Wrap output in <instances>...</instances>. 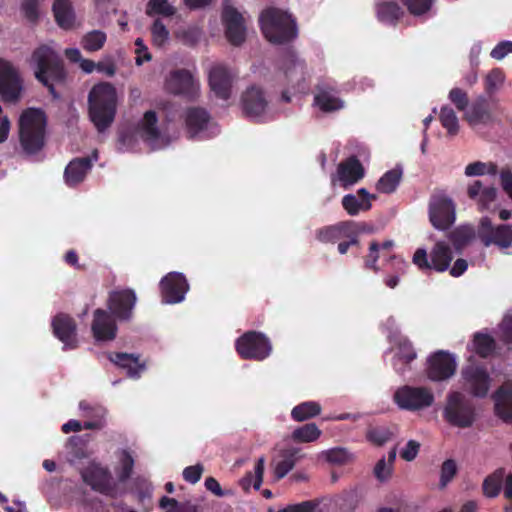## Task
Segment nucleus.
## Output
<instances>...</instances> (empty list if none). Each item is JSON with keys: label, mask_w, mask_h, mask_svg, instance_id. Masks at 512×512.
<instances>
[{"label": "nucleus", "mask_w": 512, "mask_h": 512, "mask_svg": "<svg viewBox=\"0 0 512 512\" xmlns=\"http://www.w3.org/2000/svg\"><path fill=\"white\" fill-rule=\"evenodd\" d=\"M505 81V74L502 69H492L485 78V91L490 96L497 92Z\"/></svg>", "instance_id": "obj_48"}, {"label": "nucleus", "mask_w": 512, "mask_h": 512, "mask_svg": "<svg viewBox=\"0 0 512 512\" xmlns=\"http://www.w3.org/2000/svg\"><path fill=\"white\" fill-rule=\"evenodd\" d=\"M462 376L474 396L483 398L487 395L490 376L484 367L468 366L462 371Z\"/></svg>", "instance_id": "obj_21"}, {"label": "nucleus", "mask_w": 512, "mask_h": 512, "mask_svg": "<svg viewBox=\"0 0 512 512\" xmlns=\"http://www.w3.org/2000/svg\"><path fill=\"white\" fill-rule=\"evenodd\" d=\"M241 104L243 113L251 119L261 117L267 109L268 101L261 87L252 85L242 94Z\"/></svg>", "instance_id": "obj_17"}, {"label": "nucleus", "mask_w": 512, "mask_h": 512, "mask_svg": "<svg viewBox=\"0 0 512 512\" xmlns=\"http://www.w3.org/2000/svg\"><path fill=\"white\" fill-rule=\"evenodd\" d=\"M47 116L40 108H27L19 118V141L29 155L38 153L45 145Z\"/></svg>", "instance_id": "obj_2"}, {"label": "nucleus", "mask_w": 512, "mask_h": 512, "mask_svg": "<svg viewBox=\"0 0 512 512\" xmlns=\"http://www.w3.org/2000/svg\"><path fill=\"white\" fill-rule=\"evenodd\" d=\"M393 468L388 465L385 458H381L374 467V475L380 482L387 481L392 475Z\"/></svg>", "instance_id": "obj_58"}, {"label": "nucleus", "mask_w": 512, "mask_h": 512, "mask_svg": "<svg viewBox=\"0 0 512 512\" xmlns=\"http://www.w3.org/2000/svg\"><path fill=\"white\" fill-rule=\"evenodd\" d=\"M153 44L162 47L169 38V31L160 19H156L151 27Z\"/></svg>", "instance_id": "obj_52"}, {"label": "nucleus", "mask_w": 512, "mask_h": 512, "mask_svg": "<svg viewBox=\"0 0 512 512\" xmlns=\"http://www.w3.org/2000/svg\"><path fill=\"white\" fill-rule=\"evenodd\" d=\"M106 40L107 35L105 32L92 30L82 37L81 46L87 52H96L104 47Z\"/></svg>", "instance_id": "obj_41"}, {"label": "nucleus", "mask_w": 512, "mask_h": 512, "mask_svg": "<svg viewBox=\"0 0 512 512\" xmlns=\"http://www.w3.org/2000/svg\"><path fill=\"white\" fill-rule=\"evenodd\" d=\"M51 326L53 334L64 344L65 349L77 348V324L70 315L65 313L55 315Z\"/></svg>", "instance_id": "obj_16"}, {"label": "nucleus", "mask_w": 512, "mask_h": 512, "mask_svg": "<svg viewBox=\"0 0 512 512\" xmlns=\"http://www.w3.org/2000/svg\"><path fill=\"white\" fill-rule=\"evenodd\" d=\"M434 400L432 390L424 386L404 385L399 387L393 395L394 403L401 410L411 412L429 408Z\"/></svg>", "instance_id": "obj_6"}, {"label": "nucleus", "mask_w": 512, "mask_h": 512, "mask_svg": "<svg viewBox=\"0 0 512 512\" xmlns=\"http://www.w3.org/2000/svg\"><path fill=\"white\" fill-rule=\"evenodd\" d=\"M380 257V244L377 241H372L369 245V252L364 257V264L367 269H371L375 272L378 271L376 263Z\"/></svg>", "instance_id": "obj_56"}, {"label": "nucleus", "mask_w": 512, "mask_h": 512, "mask_svg": "<svg viewBox=\"0 0 512 512\" xmlns=\"http://www.w3.org/2000/svg\"><path fill=\"white\" fill-rule=\"evenodd\" d=\"M133 489L138 496L139 502H141L142 504H144L146 500H150L152 497V483L143 476H137L136 478H134Z\"/></svg>", "instance_id": "obj_50"}, {"label": "nucleus", "mask_w": 512, "mask_h": 512, "mask_svg": "<svg viewBox=\"0 0 512 512\" xmlns=\"http://www.w3.org/2000/svg\"><path fill=\"white\" fill-rule=\"evenodd\" d=\"M453 259V253L450 246L443 242H437L428 256L427 251L418 248L413 255V263L420 270H435L437 272L446 271Z\"/></svg>", "instance_id": "obj_7"}, {"label": "nucleus", "mask_w": 512, "mask_h": 512, "mask_svg": "<svg viewBox=\"0 0 512 512\" xmlns=\"http://www.w3.org/2000/svg\"><path fill=\"white\" fill-rule=\"evenodd\" d=\"M325 458L329 463L344 465L351 461L352 455L348 452L347 449L337 447L328 450L325 453Z\"/></svg>", "instance_id": "obj_53"}, {"label": "nucleus", "mask_w": 512, "mask_h": 512, "mask_svg": "<svg viewBox=\"0 0 512 512\" xmlns=\"http://www.w3.org/2000/svg\"><path fill=\"white\" fill-rule=\"evenodd\" d=\"M225 35L230 44L240 46L246 39L243 15L233 6L225 4L222 11Z\"/></svg>", "instance_id": "obj_15"}, {"label": "nucleus", "mask_w": 512, "mask_h": 512, "mask_svg": "<svg viewBox=\"0 0 512 512\" xmlns=\"http://www.w3.org/2000/svg\"><path fill=\"white\" fill-rule=\"evenodd\" d=\"M322 432L315 423H307L301 427L296 428L292 432V439L298 443H309L316 441Z\"/></svg>", "instance_id": "obj_42"}, {"label": "nucleus", "mask_w": 512, "mask_h": 512, "mask_svg": "<svg viewBox=\"0 0 512 512\" xmlns=\"http://www.w3.org/2000/svg\"><path fill=\"white\" fill-rule=\"evenodd\" d=\"M442 416L453 427L469 428L476 420L475 406L464 394L453 391L446 396Z\"/></svg>", "instance_id": "obj_5"}, {"label": "nucleus", "mask_w": 512, "mask_h": 512, "mask_svg": "<svg viewBox=\"0 0 512 512\" xmlns=\"http://www.w3.org/2000/svg\"><path fill=\"white\" fill-rule=\"evenodd\" d=\"M307 75L306 64L297 58L293 52H289L285 62V76L292 87L303 89Z\"/></svg>", "instance_id": "obj_26"}, {"label": "nucleus", "mask_w": 512, "mask_h": 512, "mask_svg": "<svg viewBox=\"0 0 512 512\" xmlns=\"http://www.w3.org/2000/svg\"><path fill=\"white\" fill-rule=\"evenodd\" d=\"M108 359L117 367L126 370L127 376L139 379L146 370V363L140 361V356L125 352H110Z\"/></svg>", "instance_id": "obj_23"}, {"label": "nucleus", "mask_w": 512, "mask_h": 512, "mask_svg": "<svg viewBox=\"0 0 512 512\" xmlns=\"http://www.w3.org/2000/svg\"><path fill=\"white\" fill-rule=\"evenodd\" d=\"M489 104L484 97L477 98L465 114L470 125L486 124L491 120Z\"/></svg>", "instance_id": "obj_34"}, {"label": "nucleus", "mask_w": 512, "mask_h": 512, "mask_svg": "<svg viewBox=\"0 0 512 512\" xmlns=\"http://www.w3.org/2000/svg\"><path fill=\"white\" fill-rule=\"evenodd\" d=\"M458 471L457 464L453 459L445 460L440 470V488H445L456 476Z\"/></svg>", "instance_id": "obj_51"}, {"label": "nucleus", "mask_w": 512, "mask_h": 512, "mask_svg": "<svg viewBox=\"0 0 512 512\" xmlns=\"http://www.w3.org/2000/svg\"><path fill=\"white\" fill-rule=\"evenodd\" d=\"M455 205L444 194H433L429 201V220L434 228L447 230L455 222Z\"/></svg>", "instance_id": "obj_9"}, {"label": "nucleus", "mask_w": 512, "mask_h": 512, "mask_svg": "<svg viewBox=\"0 0 512 512\" xmlns=\"http://www.w3.org/2000/svg\"><path fill=\"white\" fill-rule=\"evenodd\" d=\"M496 415L506 423H512V384H504L495 392Z\"/></svg>", "instance_id": "obj_29"}, {"label": "nucleus", "mask_w": 512, "mask_h": 512, "mask_svg": "<svg viewBox=\"0 0 512 512\" xmlns=\"http://www.w3.org/2000/svg\"><path fill=\"white\" fill-rule=\"evenodd\" d=\"M233 75L224 65L212 67L209 73V85L215 96L228 100L231 96Z\"/></svg>", "instance_id": "obj_20"}, {"label": "nucleus", "mask_w": 512, "mask_h": 512, "mask_svg": "<svg viewBox=\"0 0 512 512\" xmlns=\"http://www.w3.org/2000/svg\"><path fill=\"white\" fill-rule=\"evenodd\" d=\"M408 11L416 16L422 15L430 10L432 0H401Z\"/></svg>", "instance_id": "obj_55"}, {"label": "nucleus", "mask_w": 512, "mask_h": 512, "mask_svg": "<svg viewBox=\"0 0 512 512\" xmlns=\"http://www.w3.org/2000/svg\"><path fill=\"white\" fill-rule=\"evenodd\" d=\"M158 118L153 110L146 111L143 119L137 126L140 137L148 143L156 142L160 137V131L157 127Z\"/></svg>", "instance_id": "obj_33"}, {"label": "nucleus", "mask_w": 512, "mask_h": 512, "mask_svg": "<svg viewBox=\"0 0 512 512\" xmlns=\"http://www.w3.org/2000/svg\"><path fill=\"white\" fill-rule=\"evenodd\" d=\"M450 101L459 111H464L468 107V94L461 88H453L449 92Z\"/></svg>", "instance_id": "obj_57"}, {"label": "nucleus", "mask_w": 512, "mask_h": 512, "mask_svg": "<svg viewBox=\"0 0 512 512\" xmlns=\"http://www.w3.org/2000/svg\"><path fill=\"white\" fill-rule=\"evenodd\" d=\"M210 121V114L201 107H191L186 111L185 123L191 138L203 131Z\"/></svg>", "instance_id": "obj_31"}, {"label": "nucleus", "mask_w": 512, "mask_h": 512, "mask_svg": "<svg viewBox=\"0 0 512 512\" xmlns=\"http://www.w3.org/2000/svg\"><path fill=\"white\" fill-rule=\"evenodd\" d=\"M23 80L8 61L0 60V98L5 103H17L22 95Z\"/></svg>", "instance_id": "obj_10"}, {"label": "nucleus", "mask_w": 512, "mask_h": 512, "mask_svg": "<svg viewBox=\"0 0 512 512\" xmlns=\"http://www.w3.org/2000/svg\"><path fill=\"white\" fill-rule=\"evenodd\" d=\"M115 319L112 313L104 309L98 308L94 311L91 329L97 341H111L115 339L117 334Z\"/></svg>", "instance_id": "obj_19"}, {"label": "nucleus", "mask_w": 512, "mask_h": 512, "mask_svg": "<svg viewBox=\"0 0 512 512\" xmlns=\"http://www.w3.org/2000/svg\"><path fill=\"white\" fill-rule=\"evenodd\" d=\"M259 25L265 38L274 44L288 43L298 34L295 19L288 12L275 7L261 12Z\"/></svg>", "instance_id": "obj_3"}, {"label": "nucleus", "mask_w": 512, "mask_h": 512, "mask_svg": "<svg viewBox=\"0 0 512 512\" xmlns=\"http://www.w3.org/2000/svg\"><path fill=\"white\" fill-rule=\"evenodd\" d=\"M162 302L166 304H177L185 299L189 290L186 277L180 272H169L159 283Z\"/></svg>", "instance_id": "obj_13"}, {"label": "nucleus", "mask_w": 512, "mask_h": 512, "mask_svg": "<svg viewBox=\"0 0 512 512\" xmlns=\"http://www.w3.org/2000/svg\"><path fill=\"white\" fill-rule=\"evenodd\" d=\"M45 0H21L20 11L30 24H37L40 19V7Z\"/></svg>", "instance_id": "obj_44"}, {"label": "nucleus", "mask_w": 512, "mask_h": 512, "mask_svg": "<svg viewBox=\"0 0 512 512\" xmlns=\"http://www.w3.org/2000/svg\"><path fill=\"white\" fill-rule=\"evenodd\" d=\"M298 450L291 449L284 453L283 458L277 463L275 467V477L277 479L284 478L295 466Z\"/></svg>", "instance_id": "obj_45"}, {"label": "nucleus", "mask_w": 512, "mask_h": 512, "mask_svg": "<svg viewBox=\"0 0 512 512\" xmlns=\"http://www.w3.org/2000/svg\"><path fill=\"white\" fill-rule=\"evenodd\" d=\"M98 160V151L94 150L90 156L78 157L69 162L64 171L65 182L74 187L80 184L91 170L93 162Z\"/></svg>", "instance_id": "obj_18"}, {"label": "nucleus", "mask_w": 512, "mask_h": 512, "mask_svg": "<svg viewBox=\"0 0 512 512\" xmlns=\"http://www.w3.org/2000/svg\"><path fill=\"white\" fill-rule=\"evenodd\" d=\"M235 348L242 359L256 361L266 359L272 351L270 340L257 331L245 332L236 340Z\"/></svg>", "instance_id": "obj_8"}, {"label": "nucleus", "mask_w": 512, "mask_h": 512, "mask_svg": "<svg viewBox=\"0 0 512 512\" xmlns=\"http://www.w3.org/2000/svg\"><path fill=\"white\" fill-rule=\"evenodd\" d=\"M456 367L455 357L447 351L439 350L427 360V377L432 381L447 380L455 374Z\"/></svg>", "instance_id": "obj_14"}, {"label": "nucleus", "mask_w": 512, "mask_h": 512, "mask_svg": "<svg viewBox=\"0 0 512 512\" xmlns=\"http://www.w3.org/2000/svg\"><path fill=\"white\" fill-rule=\"evenodd\" d=\"M420 450V443L415 440H409L400 452V456L405 461H413Z\"/></svg>", "instance_id": "obj_61"}, {"label": "nucleus", "mask_w": 512, "mask_h": 512, "mask_svg": "<svg viewBox=\"0 0 512 512\" xmlns=\"http://www.w3.org/2000/svg\"><path fill=\"white\" fill-rule=\"evenodd\" d=\"M474 238L475 230L471 225H461L448 234V239L458 251L462 250Z\"/></svg>", "instance_id": "obj_37"}, {"label": "nucleus", "mask_w": 512, "mask_h": 512, "mask_svg": "<svg viewBox=\"0 0 512 512\" xmlns=\"http://www.w3.org/2000/svg\"><path fill=\"white\" fill-rule=\"evenodd\" d=\"M500 330L502 333L501 340L505 344H512V315H507L503 318Z\"/></svg>", "instance_id": "obj_63"}, {"label": "nucleus", "mask_w": 512, "mask_h": 512, "mask_svg": "<svg viewBox=\"0 0 512 512\" xmlns=\"http://www.w3.org/2000/svg\"><path fill=\"white\" fill-rule=\"evenodd\" d=\"M203 471L204 467L201 464L188 466L183 470V478L186 482L195 484L201 479Z\"/></svg>", "instance_id": "obj_60"}, {"label": "nucleus", "mask_w": 512, "mask_h": 512, "mask_svg": "<svg viewBox=\"0 0 512 512\" xmlns=\"http://www.w3.org/2000/svg\"><path fill=\"white\" fill-rule=\"evenodd\" d=\"M338 178L343 187L359 182L365 175V169L356 156H350L342 161L337 168Z\"/></svg>", "instance_id": "obj_24"}, {"label": "nucleus", "mask_w": 512, "mask_h": 512, "mask_svg": "<svg viewBox=\"0 0 512 512\" xmlns=\"http://www.w3.org/2000/svg\"><path fill=\"white\" fill-rule=\"evenodd\" d=\"M403 10L396 2H382L377 6L380 21L395 25L403 16Z\"/></svg>", "instance_id": "obj_39"}, {"label": "nucleus", "mask_w": 512, "mask_h": 512, "mask_svg": "<svg viewBox=\"0 0 512 512\" xmlns=\"http://www.w3.org/2000/svg\"><path fill=\"white\" fill-rule=\"evenodd\" d=\"M176 13V8L168 3V0H149L146 6L148 16L161 15L171 17Z\"/></svg>", "instance_id": "obj_47"}, {"label": "nucleus", "mask_w": 512, "mask_h": 512, "mask_svg": "<svg viewBox=\"0 0 512 512\" xmlns=\"http://www.w3.org/2000/svg\"><path fill=\"white\" fill-rule=\"evenodd\" d=\"M137 302V296L133 289L125 288L109 293L107 306L110 313L119 321H130Z\"/></svg>", "instance_id": "obj_12"}, {"label": "nucleus", "mask_w": 512, "mask_h": 512, "mask_svg": "<svg viewBox=\"0 0 512 512\" xmlns=\"http://www.w3.org/2000/svg\"><path fill=\"white\" fill-rule=\"evenodd\" d=\"M402 175V169L398 167L385 172L376 183L377 191L384 194L395 192L401 182Z\"/></svg>", "instance_id": "obj_35"}, {"label": "nucleus", "mask_w": 512, "mask_h": 512, "mask_svg": "<svg viewBox=\"0 0 512 512\" xmlns=\"http://www.w3.org/2000/svg\"><path fill=\"white\" fill-rule=\"evenodd\" d=\"M366 437L371 443L382 446L391 439L392 433L385 427H375L368 430Z\"/></svg>", "instance_id": "obj_54"}, {"label": "nucleus", "mask_w": 512, "mask_h": 512, "mask_svg": "<svg viewBox=\"0 0 512 512\" xmlns=\"http://www.w3.org/2000/svg\"><path fill=\"white\" fill-rule=\"evenodd\" d=\"M83 480L92 489L102 492L107 484L108 471L102 468L88 470L83 473Z\"/></svg>", "instance_id": "obj_43"}, {"label": "nucleus", "mask_w": 512, "mask_h": 512, "mask_svg": "<svg viewBox=\"0 0 512 512\" xmlns=\"http://www.w3.org/2000/svg\"><path fill=\"white\" fill-rule=\"evenodd\" d=\"M442 126L451 136H455L459 132V123L455 111L449 106H443L439 115Z\"/></svg>", "instance_id": "obj_46"}, {"label": "nucleus", "mask_w": 512, "mask_h": 512, "mask_svg": "<svg viewBox=\"0 0 512 512\" xmlns=\"http://www.w3.org/2000/svg\"><path fill=\"white\" fill-rule=\"evenodd\" d=\"M509 53H512V41H502L492 49L490 55L496 60H501Z\"/></svg>", "instance_id": "obj_62"}, {"label": "nucleus", "mask_w": 512, "mask_h": 512, "mask_svg": "<svg viewBox=\"0 0 512 512\" xmlns=\"http://www.w3.org/2000/svg\"><path fill=\"white\" fill-rule=\"evenodd\" d=\"M505 477V468H498L488 475L482 484L483 494L488 498H495L499 495Z\"/></svg>", "instance_id": "obj_36"}, {"label": "nucleus", "mask_w": 512, "mask_h": 512, "mask_svg": "<svg viewBox=\"0 0 512 512\" xmlns=\"http://www.w3.org/2000/svg\"><path fill=\"white\" fill-rule=\"evenodd\" d=\"M352 220L341 221L333 225H327L316 230V239L322 243H336L348 236L351 231Z\"/></svg>", "instance_id": "obj_30"}, {"label": "nucleus", "mask_w": 512, "mask_h": 512, "mask_svg": "<svg viewBox=\"0 0 512 512\" xmlns=\"http://www.w3.org/2000/svg\"><path fill=\"white\" fill-rule=\"evenodd\" d=\"M117 108L115 87L101 82L92 87L88 95L89 117L98 132H104L113 123Z\"/></svg>", "instance_id": "obj_1"}, {"label": "nucleus", "mask_w": 512, "mask_h": 512, "mask_svg": "<svg viewBox=\"0 0 512 512\" xmlns=\"http://www.w3.org/2000/svg\"><path fill=\"white\" fill-rule=\"evenodd\" d=\"M314 104L325 113L335 112L344 107V101L338 96V91L330 84L317 85Z\"/></svg>", "instance_id": "obj_22"}, {"label": "nucleus", "mask_w": 512, "mask_h": 512, "mask_svg": "<svg viewBox=\"0 0 512 512\" xmlns=\"http://www.w3.org/2000/svg\"><path fill=\"white\" fill-rule=\"evenodd\" d=\"M477 235L480 241L486 247L496 245L499 248L505 249L512 245L511 226L502 224L494 227L492 225L491 219L488 217L481 218Z\"/></svg>", "instance_id": "obj_11"}, {"label": "nucleus", "mask_w": 512, "mask_h": 512, "mask_svg": "<svg viewBox=\"0 0 512 512\" xmlns=\"http://www.w3.org/2000/svg\"><path fill=\"white\" fill-rule=\"evenodd\" d=\"M315 504L312 501H304L298 504L289 505L279 512H313Z\"/></svg>", "instance_id": "obj_64"}, {"label": "nucleus", "mask_w": 512, "mask_h": 512, "mask_svg": "<svg viewBox=\"0 0 512 512\" xmlns=\"http://www.w3.org/2000/svg\"><path fill=\"white\" fill-rule=\"evenodd\" d=\"M134 468V458L131 453L124 449L120 457V470L117 472L118 480L121 483L128 481L132 475Z\"/></svg>", "instance_id": "obj_49"}, {"label": "nucleus", "mask_w": 512, "mask_h": 512, "mask_svg": "<svg viewBox=\"0 0 512 512\" xmlns=\"http://www.w3.org/2000/svg\"><path fill=\"white\" fill-rule=\"evenodd\" d=\"M193 76L186 69H177L170 73L166 88L175 95L189 94L193 90Z\"/></svg>", "instance_id": "obj_27"}, {"label": "nucleus", "mask_w": 512, "mask_h": 512, "mask_svg": "<svg viewBox=\"0 0 512 512\" xmlns=\"http://www.w3.org/2000/svg\"><path fill=\"white\" fill-rule=\"evenodd\" d=\"M496 196L497 190L495 187H482L481 193L477 199L478 205L481 209H486L493 201H495Z\"/></svg>", "instance_id": "obj_59"}, {"label": "nucleus", "mask_w": 512, "mask_h": 512, "mask_svg": "<svg viewBox=\"0 0 512 512\" xmlns=\"http://www.w3.org/2000/svg\"><path fill=\"white\" fill-rule=\"evenodd\" d=\"M376 198V195L370 194L367 189L360 188L357 191V196L354 194H347L343 196L341 203L349 215L356 216L360 211L370 210L371 200H375Z\"/></svg>", "instance_id": "obj_25"}, {"label": "nucleus", "mask_w": 512, "mask_h": 512, "mask_svg": "<svg viewBox=\"0 0 512 512\" xmlns=\"http://www.w3.org/2000/svg\"><path fill=\"white\" fill-rule=\"evenodd\" d=\"M496 348L494 338L488 334L477 332L473 337V349L481 358L489 357Z\"/></svg>", "instance_id": "obj_40"}, {"label": "nucleus", "mask_w": 512, "mask_h": 512, "mask_svg": "<svg viewBox=\"0 0 512 512\" xmlns=\"http://www.w3.org/2000/svg\"><path fill=\"white\" fill-rule=\"evenodd\" d=\"M321 405L315 401H305L296 405L291 411V418L296 422H303L318 416Z\"/></svg>", "instance_id": "obj_38"}, {"label": "nucleus", "mask_w": 512, "mask_h": 512, "mask_svg": "<svg viewBox=\"0 0 512 512\" xmlns=\"http://www.w3.org/2000/svg\"><path fill=\"white\" fill-rule=\"evenodd\" d=\"M52 12L57 25L64 29L70 30L75 23V12L71 0H54Z\"/></svg>", "instance_id": "obj_32"}, {"label": "nucleus", "mask_w": 512, "mask_h": 512, "mask_svg": "<svg viewBox=\"0 0 512 512\" xmlns=\"http://www.w3.org/2000/svg\"><path fill=\"white\" fill-rule=\"evenodd\" d=\"M416 357V351L409 340L403 339L398 341L392 361L396 373L400 375L405 374L407 367Z\"/></svg>", "instance_id": "obj_28"}, {"label": "nucleus", "mask_w": 512, "mask_h": 512, "mask_svg": "<svg viewBox=\"0 0 512 512\" xmlns=\"http://www.w3.org/2000/svg\"><path fill=\"white\" fill-rule=\"evenodd\" d=\"M32 60L37 67L36 79L48 88L53 98H59L54 82L63 83L66 79L63 61L47 45L38 47L32 54Z\"/></svg>", "instance_id": "obj_4"}]
</instances>
